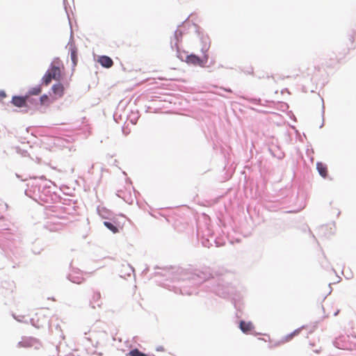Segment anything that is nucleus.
Masks as SVG:
<instances>
[{
	"mask_svg": "<svg viewBox=\"0 0 356 356\" xmlns=\"http://www.w3.org/2000/svg\"><path fill=\"white\" fill-rule=\"evenodd\" d=\"M29 95L25 97L15 96L13 97L12 103L17 107H24L26 105V102L30 101Z\"/></svg>",
	"mask_w": 356,
	"mask_h": 356,
	"instance_id": "5",
	"label": "nucleus"
},
{
	"mask_svg": "<svg viewBox=\"0 0 356 356\" xmlns=\"http://www.w3.org/2000/svg\"><path fill=\"white\" fill-rule=\"evenodd\" d=\"M98 62L102 66L106 68H110L113 65V60L107 56H99Z\"/></svg>",
	"mask_w": 356,
	"mask_h": 356,
	"instance_id": "6",
	"label": "nucleus"
},
{
	"mask_svg": "<svg viewBox=\"0 0 356 356\" xmlns=\"http://www.w3.org/2000/svg\"><path fill=\"white\" fill-rule=\"evenodd\" d=\"M239 327L243 332L247 334L253 330L254 326L251 322H245L244 321H241L239 324Z\"/></svg>",
	"mask_w": 356,
	"mask_h": 356,
	"instance_id": "7",
	"label": "nucleus"
},
{
	"mask_svg": "<svg viewBox=\"0 0 356 356\" xmlns=\"http://www.w3.org/2000/svg\"><path fill=\"white\" fill-rule=\"evenodd\" d=\"M207 58H206L204 60L200 58L197 56L195 54H191L188 56L186 58V62L188 64H191L193 65H198L200 67L204 66L205 63H207Z\"/></svg>",
	"mask_w": 356,
	"mask_h": 356,
	"instance_id": "2",
	"label": "nucleus"
},
{
	"mask_svg": "<svg viewBox=\"0 0 356 356\" xmlns=\"http://www.w3.org/2000/svg\"><path fill=\"white\" fill-rule=\"evenodd\" d=\"M6 97V94L4 92H0V101H1Z\"/></svg>",
	"mask_w": 356,
	"mask_h": 356,
	"instance_id": "17",
	"label": "nucleus"
},
{
	"mask_svg": "<svg viewBox=\"0 0 356 356\" xmlns=\"http://www.w3.org/2000/svg\"><path fill=\"white\" fill-rule=\"evenodd\" d=\"M42 92V87L40 86H37L35 87H33L31 88L29 91V95H38Z\"/></svg>",
	"mask_w": 356,
	"mask_h": 356,
	"instance_id": "14",
	"label": "nucleus"
},
{
	"mask_svg": "<svg viewBox=\"0 0 356 356\" xmlns=\"http://www.w3.org/2000/svg\"><path fill=\"white\" fill-rule=\"evenodd\" d=\"M71 280L73 282H75V283H77V284H81L83 281V278H81V280H75V278L71 275Z\"/></svg>",
	"mask_w": 356,
	"mask_h": 356,
	"instance_id": "16",
	"label": "nucleus"
},
{
	"mask_svg": "<svg viewBox=\"0 0 356 356\" xmlns=\"http://www.w3.org/2000/svg\"><path fill=\"white\" fill-rule=\"evenodd\" d=\"M51 90L54 99L61 98L64 95L65 87L61 83L58 82L52 86Z\"/></svg>",
	"mask_w": 356,
	"mask_h": 356,
	"instance_id": "3",
	"label": "nucleus"
},
{
	"mask_svg": "<svg viewBox=\"0 0 356 356\" xmlns=\"http://www.w3.org/2000/svg\"><path fill=\"white\" fill-rule=\"evenodd\" d=\"M300 329H297V330H294L293 332L283 337L280 339L279 343L283 344V343L290 341L295 336H297L300 333Z\"/></svg>",
	"mask_w": 356,
	"mask_h": 356,
	"instance_id": "8",
	"label": "nucleus"
},
{
	"mask_svg": "<svg viewBox=\"0 0 356 356\" xmlns=\"http://www.w3.org/2000/svg\"><path fill=\"white\" fill-rule=\"evenodd\" d=\"M71 59L73 63V66H76L78 62L77 51L75 48L71 49L70 54Z\"/></svg>",
	"mask_w": 356,
	"mask_h": 356,
	"instance_id": "13",
	"label": "nucleus"
},
{
	"mask_svg": "<svg viewBox=\"0 0 356 356\" xmlns=\"http://www.w3.org/2000/svg\"><path fill=\"white\" fill-rule=\"evenodd\" d=\"M316 168L319 174L324 178L327 176V165L323 163L318 162L316 164Z\"/></svg>",
	"mask_w": 356,
	"mask_h": 356,
	"instance_id": "9",
	"label": "nucleus"
},
{
	"mask_svg": "<svg viewBox=\"0 0 356 356\" xmlns=\"http://www.w3.org/2000/svg\"><path fill=\"white\" fill-rule=\"evenodd\" d=\"M38 343V341L34 338H25L17 344L19 348H30Z\"/></svg>",
	"mask_w": 356,
	"mask_h": 356,
	"instance_id": "4",
	"label": "nucleus"
},
{
	"mask_svg": "<svg viewBox=\"0 0 356 356\" xmlns=\"http://www.w3.org/2000/svg\"><path fill=\"white\" fill-rule=\"evenodd\" d=\"M51 103V100L47 95L44 94L40 97L39 104L40 106H49Z\"/></svg>",
	"mask_w": 356,
	"mask_h": 356,
	"instance_id": "11",
	"label": "nucleus"
},
{
	"mask_svg": "<svg viewBox=\"0 0 356 356\" xmlns=\"http://www.w3.org/2000/svg\"><path fill=\"white\" fill-rule=\"evenodd\" d=\"M101 299V293L99 291H92L91 298H90V303L91 304H97L98 306H100L98 302Z\"/></svg>",
	"mask_w": 356,
	"mask_h": 356,
	"instance_id": "10",
	"label": "nucleus"
},
{
	"mask_svg": "<svg viewBox=\"0 0 356 356\" xmlns=\"http://www.w3.org/2000/svg\"><path fill=\"white\" fill-rule=\"evenodd\" d=\"M104 225L113 233L116 234L119 232V228L116 225H113L112 222L104 221Z\"/></svg>",
	"mask_w": 356,
	"mask_h": 356,
	"instance_id": "12",
	"label": "nucleus"
},
{
	"mask_svg": "<svg viewBox=\"0 0 356 356\" xmlns=\"http://www.w3.org/2000/svg\"><path fill=\"white\" fill-rule=\"evenodd\" d=\"M61 66L62 63L59 59L54 60L42 79V83L47 86L53 79L60 81L62 77Z\"/></svg>",
	"mask_w": 356,
	"mask_h": 356,
	"instance_id": "1",
	"label": "nucleus"
},
{
	"mask_svg": "<svg viewBox=\"0 0 356 356\" xmlns=\"http://www.w3.org/2000/svg\"><path fill=\"white\" fill-rule=\"evenodd\" d=\"M127 356H147L146 354L140 352L138 349L135 348L131 350L127 354Z\"/></svg>",
	"mask_w": 356,
	"mask_h": 356,
	"instance_id": "15",
	"label": "nucleus"
}]
</instances>
